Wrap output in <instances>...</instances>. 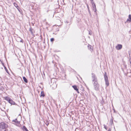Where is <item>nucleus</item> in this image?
I'll use <instances>...</instances> for the list:
<instances>
[{"label":"nucleus","mask_w":131,"mask_h":131,"mask_svg":"<svg viewBox=\"0 0 131 131\" xmlns=\"http://www.w3.org/2000/svg\"><path fill=\"white\" fill-rule=\"evenodd\" d=\"M110 122L111 124H112L113 123V119H111V120L110 121Z\"/></svg>","instance_id":"16"},{"label":"nucleus","mask_w":131,"mask_h":131,"mask_svg":"<svg viewBox=\"0 0 131 131\" xmlns=\"http://www.w3.org/2000/svg\"><path fill=\"white\" fill-rule=\"evenodd\" d=\"M128 53H129V56L131 55V51H129L128 52Z\"/></svg>","instance_id":"19"},{"label":"nucleus","mask_w":131,"mask_h":131,"mask_svg":"<svg viewBox=\"0 0 131 131\" xmlns=\"http://www.w3.org/2000/svg\"><path fill=\"white\" fill-rule=\"evenodd\" d=\"M92 4V5L93 4L94 5V6L95 7V4L92 1V2H91Z\"/></svg>","instance_id":"18"},{"label":"nucleus","mask_w":131,"mask_h":131,"mask_svg":"<svg viewBox=\"0 0 131 131\" xmlns=\"http://www.w3.org/2000/svg\"><path fill=\"white\" fill-rule=\"evenodd\" d=\"M103 102H104V101L103 100Z\"/></svg>","instance_id":"26"},{"label":"nucleus","mask_w":131,"mask_h":131,"mask_svg":"<svg viewBox=\"0 0 131 131\" xmlns=\"http://www.w3.org/2000/svg\"><path fill=\"white\" fill-rule=\"evenodd\" d=\"M122 48V45H118L116 47V48L117 50H120Z\"/></svg>","instance_id":"6"},{"label":"nucleus","mask_w":131,"mask_h":131,"mask_svg":"<svg viewBox=\"0 0 131 131\" xmlns=\"http://www.w3.org/2000/svg\"><path fill=\"white\" fill-rule=\"evenodd\" d=\"M23 129L24 130H25V131H29L26 127L24 126H23Z\"/></svg>","instance_id":"11"},{"label":"nucleus","mask_w":131,"mask_h":131,"mask_svg":"<svg viewBox=\"0 0 131 131\" xmlns=\"http://www.w3.org/2000/svg\"><path fill=\"white\" fill-rule=\"evenodd\" d=\"M94 89L96 91L99 90V85L98 81L92 83Z\"/></svg>","instance_id":"2"},{"label":"nucleus","mask_w":131,"mask_h":131,"mask_svg":"<svg viewBox=\"0 0 131 131\" xmlns=\"http://www.w3.org/2000/svg\"><path fill=\"white\" fill-rule=\"evenodd\" d=\"M29 30L30 31L31 33L33 34V30L31 28H30L29 29Z\"/></svg>","instance_id":"12"},{"label":"nucleus","mask_w":131,"mask_h":131,"mask_svg":"<svg viewBox=\"0 0 131 131\" xmlns=\"http://www.w3.org/2000/svg\"><path fill=\"white\" fill-rule=\"evenodd\" d=\"M20 42H21V41H20Z\"/></svg>","instance_id":"25"},{"label":"nucleus","mask_w":131,"mask_h":131,"mask_svg":"<svg viewBox=\"0 0 131 131\" xmlns=\"http://www.w3.org/2000/svg\"><path fill=\"white\" fill-rule=\"evenodd\" d=\"M129 56L130 59H131V55Z\"/></svg>","instance_id":"21"},{"label":"nucleus","mask_w":131,"mask_h":131,"mask_svg":"<svg viewBox=\"0 0 131 131\" xmlns=\"http://www.w3.org/2000/svg\"><path fill=\"white\" fill-rule=\"evenodd\" d=\"M104 76L105 80V82L106 85V86H108L109 85V82L108 80V77L107 76L106 72H105Z\"/></svg>","instance_id":"4"},{"label":"nucleus","mask_w":131,"mask_h":131,"mask_svg":"<svg viewBox=\"0 0 131 131\" xmlns=\"http://www.w3.org/2000/svg\"><path fill=\"white\" fill-rule=\"evenodd\" d=\"M74 89L78 93H79V92L78 91V89L77 88V86L76 85H73L72 86Z\"/></svg>","instance_id":"8"},{"label":"nucleus","mask_w":131,"mask_h":131,"mask_svg":"<svg viewBox=\"0 0 131 131\" xmlns=\"http://www.w3.org/2000/svg\"><path fill=\"white\" fill-rule=\"evenodd\" d=\"M4 69H5V70L6 71V72H7V73H8V71L6 68V67H5V66H4Z\"/></svg>","instance_id":"15"},{"label":"nucleus","mask_w":131,"mask_h":131,"mask_svg":"<svg viewBox=\"0 0 131 131\" xmlns=\"http://www.w3.org/2000/svg\"><path fill=\"white\" fill-rule=\"evenodd\" d=\"M129 62L130 66L131 67V59H129Z\"/></svg>","instance_id":"20"},{"label":"nucleus","mask_w":131,"mask_h":131,"mask_svg":"<svg viewBox=\"0 0 131 131\" xmlns=\"http://www.w3.org/2000/svg\"><path fill=\"white\" fill-rule=\"evenodd\" d=\"M45 96L44 92L43 91H41V93L40 96L44 97Z\"/></svg>","instance_id":"13"},{"label":"nucleus","mask_w":131,"mask_h":131,"mask_svg":"<svg viewBox=\"0 0 131 131\" xmlns=\"http://www.w3.org/2000/svg\"><path fill=\"white\" fill-rule=\"evenodd\" d=\"M7 127V125L3 122H1L0 124V130L2 131H5Z\"/></svg>","instance_id":"1"},{"label":"nucleus","mask_w":131,"mask_h":131,"mask_svg":"<svg viewBox=\"0 0 131 131\" xmlns=\"http://www.w3.org/2000/svg\"><path fill=\"white\" fill-rule=\"evenodd\" d=\"M108 131H111V130H108Z\"/></svg>","instance_id":"24"},{"label":"nucleus","mask_w":131,"mask_h":131,"mask_svg":"<svg viewBox=\"0 0 131 131\" xmlns=\"http://www.w3.org/2000/svg\"><path fill=\"white\" fill-rule=\"evenodd\" d=\"M91 2H92V1L93 2V0H90Z\"/></svg>","instance_id":"23"},{"label":"nucleus","mask_w":131,"mask_h":131,"mask_svg":"<svg viewBox=\"0 0 131 131\" xmlns=\"http://www.w3.org/2000/svg\"><path fill=\"white\" fill-rule=\"evenodd\" d=\"M23 79L24 80V81L26 83H27L28 82V81L26 79V78L24 77H23Z\"/></svg>","instance_id":"10"},{"label":"nucleus","mask_w":131,"mask_h":131,"mask_svg":"<svg viewBox=\"0 0 131 131\" xmlns=\"http://www.w3.org/2000/svg\"><path fill=\"white\" fill-rule=\"evenodd\" d=\"M91 74L92 83L98 81L97 78L95 75L93 73H92Z\"/></svg>","instance_id":"5"},{"label":"nucleus","mask_w":131,"mask_h":131,"mask_svg":"<svg viewBox=\"0 0 131 131\" xmlns=\"http://www.w3.org/2000/svg\"><path fill=\"white\" fill-rule=\"evenodd\" d=\"M17 121V119H15V120H13V122H17L18 123H19V122H18Z\"/></svg>","instance_id":"14"},{"label":"nucleus","mask_w":131,"mask_h":131,"mask_svg":"<svg viewBox=\"0 0 131 131\" xmlns=\"http://www.w3.org/2000/svg\"><path fill=\"white\" fill-rule=\"evenodd\" d=\"M104 128L106 129H107L106 128L105 126H104Z\"/></svg>","instance_id":"22"},{"label":"nucleus","mask_w":131,"mask_h":131,"mask_svg":"<svg viewBox=\"0 0 131 131\" xmlns=\"http://www.w3.org/2000/svg\"><path fill=\"white\" fill-rule=\"evenodd\" d=\"M4 99L12 105H14L15 104V102L9 97L6 96L4 97Z\"/></svg>","instance_id":"3"},{"label":"nucleus","mask_w":131,"mask_h":131,"mask_svg":"<svg viewBox=\"0 0 131 131\" xmlns=\"http://www.w3.org/2000/svg\"><path fill=\"white\" fill-rule=\"evenodd\" d=\"M88 47L89 48V49L91 51H92V47L90 45H89L88 46Z\"/></svg>","instance_id":"9"},{"label":"nucleus","mask_w":131,"mask_h":131,"mask_svg":"<svg viewBox=\"0 0 131 131\" xmlns=\"http://www.w3.org/2000/svg\"><path fill=\"white\" fill-rule=\"evenodd\" d=\"M131 21V15H129V18L128 19H127V21L126 22L128 23H130Z\"/></svg>","instance_id":"7"},{"label":"nucleus","mask_w":131,"mask_h":131,"mask_svg":"<svg viewBox=\"0 0 131 131\" xmlns=\"http://www.w3.org/2000/svg\"><path fill=\"white\" fill-rule=\"evenodd\" d=\"M54 40V39L53 38H51L50 39V41L51 42L53 41Z\"/></svg>","instance_id":"17"}]
</instances>
